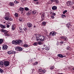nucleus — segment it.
<instances>
[{"label":"nucleus","instance_id":"f257e3e1","mask_svg":"<svg viewBox=\"0 0 74 74\" xmlns=\"http://www.w3.org/2000/svg\"><path fill=\"white\" fill-rule=\"evenodd\" d=\"M12 44L15 45H21L23 44V43L21 40H13L12 41Z\"/></svg>","mask_w":74,"mask_h":74},{"label":"nucleus","instance_id":"f03ea898","mask_svg":"<svg viewBox=\"0 0 74 74\" xmlns=\"http://www.w3.org/2000/svg\"><path fill=\"white\" fill-rule=\"evenodd\" d=\"M38 36L39 37L40 39H39L37 40H40L41 41H43L46 40V37L41 35V34H39Z\"/></svg>","mask_w":74,"mask_h":74},{"label":"nucleus","instance_id":"7ed1b4c3","mask_svg":"<svg viewBox=\"0 0 74 74\" xmlns=\"http://www.w3.org/2000/svg\"><path fill=\"white\" fill-rule=\"evenodd\" d=\"M2 32L3 33H4V35L5 36L8 37H10V35L9 33V32L8 31H7L5 30L2 29Z\"/></svg>","mask_w":74,"mask_h":74},{"label":"nucleus","instance_id":"20e7f679","mask_svg":"<svg viewBox=\"0 0 74 74\" xmlns=\"http://www.w3.org/2000/svg\"><path fill=\"white\" fill-rule=\"evenodd\" d=\"M38 73H44L46 72V70L44 69L42 70V69H39L38 70H37Z\"/></svg>","mask_w":74,"mask_h":74},{"label":"nucleus","instance_id":"39448f33","mask_svg":"<svg viewBox=\"0 0 74 74\" xmlns=\"http://www.w3.org/2000/svg\"><path fill=\"white\" fill-rule=\"evenodd\" d=\"M10 62L8 61H5L4 63V64L5 67L8 66L10 64Z\"/></svg>","mask_w":74,"mask_h":74},{"label":"nucleus","instance_id":"423d86ee","mask_svg":"<svg viewBox=\"0 0 74 74\" xmlns=\"http://www.w3.org/2000/svg\"><path fill=\"white\" fill-rule=\"evenodd\" d=\"M5 20L8 21H12L13 19L12 18H11V17L8 16H6L5 18Z\"/></svg>","mask_w":74,"mask_h":74},{"label":"nucleus","instance_id":"0eeeda50","mask_svg":"<svg viewBox=\"0 0 74 74\" xmlns=\"http://www.w3.org/2000/svg\"><path fill=\"white\" fill-rule=\"evenodd\" d=\"M60 38L64 41H67L68 40L66 36H62L60 37Z\"/></svg>","mask_w":74,"mask_h":74},{"label":"nucleus","instance_id":"6e6552de","mask_svg":"<svg viewBox=\"0 0 74 74\" xmlns=\"http://www.w3.org/2000/svg\"><path fill=\"white\" fill-rule=\"evenodd\" d=\"M56 32H50L49 34V36H53L56 35Z\"/></svg>","mask_w":74,"mask_h":74},{"label":"nucleus","instance_id":"1a4fd4ad","mask_svg":"<svg viewBox=\"0 0 74 74\" xmlns=\"http://www.w3.org/2000/svg\"><path fill=\"white\" fill-rule=\"evenodd\" d=\"M8 46L6 44H3V45L2 49L3 50H6L8 49Z\"/></svg>","mask_w":74,"mask_h":74},{"label":"nucleus","instance_id":"9d476101","mask_svg":"<svg viewBox=\"0 0 74 74\" xmlns=\"http://www.w3.org/2000/svg\"><path fill=\"white\" fill-rule=\"evenodd\" d=\"M16 50L19 51H22L23 50L22 48L19 47H16Z\"/></svg>","mask_w":74,"mask_h":74},{"label":"nucleus","instance_id":"9b49d317","mask_svg":"<svg viewBox=\"0 0 74 74\" xmlns=\"http://www.w3.org/2000/svg\"><path fill=\"white\" fill-rule=\"evenodd\" d=\"M72 5V3L70 1L67 2L66 3V5L68 6H71Z\"/></svg>","mask_w":74,"mask_h":74},{"label":"nucleus","instance_id":"f8f14e48","mask_svg":"<svg viewBox=\"0 0 74 74\" xmlns=\"http://www.w3.org/2000/svg\"><path fill=\"white\" fill-rule=\"evenodd\" d=\"M27 26L28 27L30 28L32 26V24L30 23H27Z\"/></svg>","mask_w":74,"mask_h":74},{"label":"nucleus","instance_id":"ddd939ff","mask_svg":"<svg viewBox=\"0 0 74 74\" xmlns=\"http://www.w3.org/2000/svg\"><path fill=\"white\" fill-rule=\"evenodd\" d=\"M52 9L53 10H57V7L56 6H52Z\"/></svg>","mask_w":74,"mask_h":74},{"label":"nucleus","instance_id":"4468645a","mask_svg":"<svg viewBox=\"0 0 74 74\" xmlns=\"http://www.w3.org/2000/svg\"><path fill=\"white\" fill-rule=\"evenodd\" d=\"M0 26L1 28L3 29H5L6 27L5 26L2 24H0Z\"/></svg>","mask_w":74,"mask_h":74},{"label":"nucleus","instance_id":"2eb2a0df","mask_svg":"<svg viewBox=\"0 0 74 74\" xmlns=\"http://www.w3.org/2000/svg\"><path fill=\"white\" fill-rule=\"evenodd\" d=\"M37 43L38 44V45H42L44 44L43 42H41V41H39Z\"/></svg>","mask_w":74,"mask_h":74},{"label":"nucleus","instance_id":"dca6fc26","mask_svg":"<svg viewBox=\"0 0 74 74\" xmlns=\"http://www.w3.org/2000/svg\"><path fill=\"white\" fill-rule=\"evenodd\" d=\"M19 10L20 12H23L24 10V9L23 8L21 7L19 9Z\"/></svg>","mask_w":74,"mask_h":74},{"label":"nucleus","instance_id":"f3484780","mask_svg":"<svg viewBox=\"0 0 74 74\" xmlns=\"http://www.w3.org/2000/svg\"><path fill=\"white\" fill-rule=\"evenodd\" d=\"M32 12H27V16H30L31 15V14H32Z\"/></svg>","mask_w":74,"mask_h":74},{"label":"nucleus","instance_id":"a211bd4d","mask_svg":"<svg viewBox=\"0 0 74 74\" xmlns=\"http://www.w3.org/2000/svg\"><path fill=\"white\" fill-rule=\"evenodd\" d=\"M16 28V27L15 25H13L12 27V29L13 31L15 30Z\"/></svg>","mask_w":74,"mask_h":74},{"label":"nucleus","instance_id":"6ab92c4d","mask_svg":"<svg viewBox=\"0 0 74 74\" xmlns=\"http://www.w3.org/2000/svg\"><path fill=\"white\" fill-rule=\"evenodd\" d=\"M58 56L59 57V58H63L64 57V56L62 54H59L58 55Z\"/></svg>","mask_w":74,"mask_h":74},{"label":"nucleus","instance_id":"aec40b11","mask_svg":"<svg viewBox=\"0 0 74 74\" xmlns=\"http://www.w3.org/2000/svg\"><path fill=\"white\" fill-rule=\"evenodd\" d=\"M9 5L11 6H13L14 5V3L12 2H11L10 3Z\"/></svg>","mask_w":74,"mask_h":74},{"label":"nucleus","instance_id":"412c9836","mask_svg":"<svg viewBox=\"0 0 74 74\" xmlns=\"http://www.w3.org/2000/svg\"><path fill=\"white\" fill-rule=\"evenodd\" d=\"M3 62L2 61H0V66H2V67H3Z\"/></svg>","mask_w":74,"mask_h":74},{"label":"nucleus","instance_id":"4be33fe9","mask_svg":"<svg viewBox=\"0 0 74 74\" xmlns=\"http://www.w3.org/2000/svg\"><path fill=\"white\" fill-rule=\"evenodd\" d=\"M54 2L56 4H58L59 3V1L58 0H55Z\"/></svg>","mask_w":74,"mask_h":74},{"label":"nucleus","instance_id":"5701e85b","mask_svg":"<svg viewBox=\"0 0 74 74\" xmlns=\"http://www.w3.org/2000/svg\"><path fill=\"white\" fill-rule=\"evenodd\" d=\"M46 22L43 21V22H42V25L43 26H45V25H46Z\"/></svg>","mask_w":74,"mask_h":74},{"label":"nucleus","instance_id":"b1692460","mask_svg":"<svg viewBox=\"0 0 74 74\" xmlns=\"http://www.w3.org/2000/svg\"><path fill=\"white\" fill-rule=\"evenodd\" d=\"M71 25L70 23H69L68 24L66 25V26L68 27H69Z\"/></svg>","mask_w":74,"mask_h":74},{"label":"nucleus","instance_id":"393cba45","mask_svg":"<svg viewBox=\"0 0 74 74\" xmlns=\"http://www.w3.org/2000/svg\"><path fill=\"white\" fill-rule=\"evenodd\" d=\"M3 42V40L2 39H0V45H1Z\"/></svg>","mask_w":74,"mask_h":74},{"label":"nucleus","instance_id":"a878e982","mask_svg":"<svg viewBox=\"0 0 74 74\" xmlns=\"http://www.w3.org/2000/svg\"><path fill=\"white\" fill-rule=\"evenodd\" d=\"M50 68L51 70H52V69H54V66H50Z\"/></svg>","mask_w":74,"mask_h":74},{"label":"nucleus","instance_id":"bb28decb","mask_svg":"<svg viewBox=\"0 0 74 74\" xmlns=\"http://www.w3.org/2000/svg\"><path fill=\"white\" fill-rule=\"evenodd\" d=\"M19 21H20V22L23 21V18H22L21 17H20L18 19Z\"/></svg>","mask_w":74,"mask_h":74},{"label":"nucleus","instance_id":"cd10ccee","mask_svg":"<svg viewBox=\"0 0 74 74\" xmlns=\"http://www.w3.org/2000/svg\"><path fill=\"white\" fill-rule=\"evenodd\" d=\"M45 14H42L41 15V18H45Z\"/></svg>","mask_w":74,"mask_h":74},{"label":"nucleus","instance_id":"c85d7f7f","mask_svg":"<svg viewBox=\"0 0 74 74\" xmlns=\"http://www.w3.org/2000/svg\"><path fill=\"white\" fill-rule=\"evenodd\" d=\"M8 54L10 55L12 54V51H10L8 52Z\"/></svg>","mask_w":74,"mask_h":74},{"label":"nucleus","instance_id":"c756f323","mask_svg":"<svg viewBox=\"0 0 74 74\" xmlns=\"http://www.w3.org/2000/svg\"><path fill=\"white\" fill-rule=\"evenodd\" d=\"M62 18H66V16L65 15H64L63 14L62 15Z\"/></svg>","mask_w":74,"mask_h":74},{"label":"nucleus","instance_id":"7c9ffc66","mask_svg":"<svg viewBox=\"0 0 74 74\" xmlns=\"http://www.w3.org/2000/svg\"><path fill=\"white\" fill-rule=\"evenodd\" d=\"M25 11H27L29 10V9L27 7L25 8Z\"/></svg>","mask_w":74,"mask_h":74},{"label":"nucleus","instance_id":"2f4dec72","mask_svg":"<svg viewBox=\"0 0 74 74\" xmlns=\"http://www.w3.org/2000/svg\"><path fill=\"white\" fill-rule=\"evenodd\" d=\"M24 47H29V46L27 44H25L24 45Z\"/></svg>","mask_w":74,"mask_h":74},{"label":"nucleus","instance_id":"473e14b6","mask_svg":"<svg viewBox=\"0 0 74 74\" xmlns=\"http://www.w3.org/2000/svg\"><path fill=\"white\" fill-rule=\"evenodd\" d=\"M38 42H35L34 44V46H37L38 45Z\"/></svg>","mask_w":74,"mask_h":74},{"label":"nucleus","instance_id":"72a5a7b5","mask_svg":"<svg viewBox=\"0 0 74 74\" xmlns=\"http://www.w3.org/2000/svg\"><path fill=\"white\" fill-rule=\"evenodd\" d=\"M14 3L15 4H18L19 3V2L18 1H14Z\"/></svg>","mask_w":74,"mask_h":74},{"label":"nucleus","instance_id":"f704fd0d","mask_svg":"<svg viewBox=\"0 0 74 74\" xmlns=\"http://www.w3.org/2000/svg\"><path fill=\"white\" fill-rule=\"evenodd\" d=\"M19 31H20V33H24V31H23V29H21V30H19Z\"/></svg>","mask_w":74,"mask_h":74},{"label":"nucleus","instance_id":"c9c22d12","mask_svg":"<svg viewBox=\"0 0 74 74\" xmlns=\"http://www.w3.org/2000/svg\"><path fill=\"white\" fill-rule=\"evenodd\" d=\"M3 72H4V71L2 69H0V73H3Z\"/></svg>","mask_w":74,"mask_h":74},{"label":"nucleus","instance_id":"e433bc0d","mask_svg":"<svg viewBox=\"0 0 74 74\" xmlns=\"http://www.w3.org/2000/svg\"><path fill=\"white\" fill-rule=\"evenodd\" d=\"M23 29L25 32H27V28L25 27V28H23Z\"/></svg>","mask_w":74,"mask_h":74},{"label":"nucleus","instance_id":"4c0bfd02","mask_svg":"<svg viewBox=\"0 0 74 74\" xmlns=\"http://www.w3.org/2000/svg\"><path fill=\"white\" fill-rule=\"evenodd\" d=\"M14 15L17 18L18 17V15L17 13H16L15 14H14Z\"/></svg>","mask_w":74,"mask_h":74},{"label":"nucleus","instance_id":"58836bf2","mask_svg":"<svg viewBox=\"0 0 74 74\" xmlns=\"http://www.w3.org/2000/svg\"><path fill=\"white\" fill-rule=\"evenodd\" d=\"M67 12V11L66 10H65L63 12V14H65V13H66V12Z\"/></svg>","mask_w":74,"mask_h":74},{"label":"nucleus","instance_id":"ea45409f","mask_svg":"<svg viewBox=\"0 0 74 74\" xmlns=\"http://www.w3.org/2000/svg\"><path fill=\"white\" fill-rule=\"evenodd\" d=\"M45 49L46 51H49V48L47 47H46Z\"/></svg>","mask_w":74,"mask_h":74},{"label":"nucleus","instance_id":"a19ab883","mask_svg":"<svg viewBox=\"0 0 74 74\" xmlns=\"http://www.w3.org/2000/svg\"><path fill=\"white\" fill-rule=\"evenodd\" d=\"M40 37L38 36V37H36V40L37 41H38V40H39L40 39Z\"/></svg>","mask_w":74,"mask_h":74},{"label":"nucleus","instance_id":"79ce46f5","mask_svg":"<svg viewBox=\"0 0 74 74\" xmlns=\"http://www.w3.org/2000/svg\"><path fill=\"white\" fill-rule=\"evenodd\" d=\"M38 63V62H35L34 63V65H36Z\"/></svg>","mask_w":74,"mask_h":74},{"label":"nucleus","instance_id":"37998d69","mask_svg":"<svg viewBox=\"0 0 74 74\" xmlns=\"http://www.w3.org/2000/svg\"><path fill=\"white\" fill-rule=\"evenodd\" d=\"M3 4L2 3H0V8L3 6Z\"/></svg>","mask_w":74,"mask_h":74},{"label":"nucleus","instance_id":"c03bdc74","mask_svg":"<svg viewBox=\"0 0 74 74\" xmlns=\"http://www.w3.org/2000/svg\"><path fill=\"white\" fill-rule=\"evenodd\" d=\"M6 27L7 28H9V27H10V25H9L8 24H6Z\"/></svg>","mask_w":74,"mask_h":74},{"label":"nucleus","instance_id":"a18cd8bd","mask_svg":"<svg viewBox=\"0 0 74 74\" xmlns=\"http://www.w3.org/2000/svg\"><path fill=\"white\" fill-rule=\"evenodd\" d=\"M7 24H8V25H11V22H7Z\"/></svg>","mask_w":74,"mask_h":74},{"label":"nucleus","instance_id":"49530a36","mask_svg":"<svg viewBox=\"0 0 74 74\" xmlns=\"http://www.w3.org/2000/svg\"><path fill=\"white\" fill-rule=\"evenodd\" d=\"M45 18H41V19L40 21L42 22V21H44V20H45Z\"/></svg>","mask_w":74,"mask_h":74},{"label":"nucleus","instance_id":"de8ad7c7","mask_svg":"<svg viewBox=\"0 0 74 74\" xmlns=\"http://www.w3.org/2000/svg\"><path fill=\"white\" fill-rule=\"evenodd\" d=\"M32 13L33 14H35L36 13V12H35L34 11H33L32 12Z\"/></svg>","mask_w":74,"mask_h":74},{"label":"nucleus","instance_id":"09e8293b","mask_svg":"<svg viewBox=\"0 0 74 74\" xmlns=\"http://www.w3.org/2000/svg\"><path fill=\"white\" fill-rule=\"evenodd\" d=\"M29 61H30V62H33V60H32V59H31Z\"/></svg>","mask_w":74,"mask_h":74},{"label":"nucleus","instance_id":"8fccbe9b","mask_svg":"<svg viewBox=\"0 0 74 74\" xmlns=\"http://www.w3.org/2000/svg\"><path fill=\"white\" fill-rule=\"evenodd\" d=\"M51 17L52 18V19H53L54 18V16H51Z\"/></svg>","mask_w":74,"mask_h":74},{"label":"nucleus","instance_id":"3c124183","mask_svg":"<svg viewBox=\"0 0 74 74\" xmlns=\"http://www.w3.org/2000/svg\"><path fill=\"white\" fill-rule=\"evenodd\" d=\"M64 42L63 41H61L60 42V44H63Z\"/></svg>","mask_w":74,"mask_h":74},{"label":"nucleus","instance_id":"603ef678","mask_svg":"<svg viewBox=\"0 0 74 74\" xmlns=\"http://www.w3.org/2000/svg\"><path fill=\"white\" fill-rule=\"evenodd\" d=\"M55 0H50L51 1V2H52H52H54Z\"/></svg>","mask_w":74,"mask_h":74},{"label":"nucleus","instance_id":"864d4df0","mask_svg":"<svg viewBox=\"0 0 74 74\" xmlns=\"http://www.w3.org/2000/svg\"><path fill=\"white\" fill-rule=\"evenodd\" d=\"M25 11H21V14H25Z\"/></svg>","mask_w":74,"mask_h":74},{"label":"nucleus","instance_id":"5fc2aeb1","mask_svg":"<svg viewBox=\"0 0 74 74\" xmlns=\"http://www.w3.org/2000/svg\"><path fill=\"white\" fill-rule=\"evenodd\" d=\"M56 15V14L55 13H53V15H54V16H55Z\"/></svg>","mask_w":74,"mask_h":74},{"label":"nucleus","instance_id":"6e6d98bb","mask_svg":"<svg viewBox=\"0 0 74 74\" xmlns=\"http://www.w3.org/2000/svg\"><path fill=\"white\" fill-rule=\"evenodd\" d=\"M12 54H14V55H15V53H16L15 52L12 51Z\"/></svg>","mask_w":74,"mask_h":74},{"label":"nucleus","instance_id":"4d7b16f0","mask_svg":"<svg viewBox=\"0 0 74 74\" xmlns=\"http://www.w3.org/2000/svg\"><path fill=\"white\" fill-rule=\"evenodd\" d=\"M6 14L7 16H8L9 15V13H6Z\"/></svg>","mask_w":74,"mask_h":74},{"label":"nucleus","instance_id":"13d9d810","mask_svg":"<svg viewBox=\"0 0 74 74\" xmlns=\"http://www.w3.org/2000/svg\"><path fill=\"white\" fill-rule=\"evenodd\" d=\"M34 1L36 2L38 1V0H33Z\"/></svg>","mask_w":74,"mask_h":74},{"label":"nucleus","instance_id":"bf43d9fd","mask_svg":"<svg viewBox=\"0 0 74 74\" xmlns=\"http://www.w3.org/2000/svg\"><path fill=\"white\" fill-rule=\"evenodd\" d=\"M19 28H20V30H22L23 29L21 27H19Z\"/></svg>","mask_w":74,"mask_h":74},{"label":"nucleus","instance_id":"052dcab7","mask_svg":"<svg viewBox=\"0 0 74 74\" xmlns=\"http://www.w3.org/2000/svg\"><path fill=\"white\" fill-rule=\"evenodd\" d=\"M66 49L67 50H69V48H68V47H67L66 48Z\"/></svg>","mask_w":74,"mask_h":74},{"label":"nucleus","instance_id":"680f3d73","mask_svg":"<svg viewBox=\"0 0 74 74\" xmlns=\"http://www.w3.org/2000/svg\"><path fill=\"white\" fill-rule=\"evenodd\" d=\"M45 49V48H42V50H44Z\"/></svg>","mask_w":74,"mask_h":74},{"label":"nucleus","instance_id":"e2e57ef3","mask_svg":"<svg viewBox=\"0 0 74 74\" xmlns=\"http://www.w3.org/2000/svg\"><path fill=\"white\" fill-rule=\"evenodd\" d=\"M34 28H35L36 27V26H35V25H34Z\"/></svg>","mask_w":74,"mask_h":74},{"label":"nucleus","instance_id":"0e129e2a","mask_svg":"<svg viewBox=\"0 0 74 74\" xmlns=\"http://www.w3.org/2000/svg\"><path fill=\"white\" fill-rule=\"evenodd\" d=\"M39 3V2H37L36 3V4H38Z\"/></svg>","mask_w":74,"mask_h":74},{"label":"nucleus","instance_id":"69168bd1","mask_svg":"<svg viewBox=\"0 0 74 74\" xmlns=\"http://www.w3.org/2000/svg\"><path fill=\"white\" fill-rule=\"evenodd\" d=\"M68 47V48H70V46H68V47Z\"/></svg>","mask_w":74,"mask_h":74},{"label":"nucleus","instance_id":"338daca9","mask_svg":"<svg viewBox=\"0 0 74 74\" xmlns=\"http://www.w3.org/2000/svg\"><path fill=\"white\" fill-rule=\"evenodd\" d=\"M57 74H63L62 73H58Z\"/></svg>","mask_w":74,"mask_h":74},{"label":"nucleus","instance_id":"774afa93","mask_svg":"<svg viewBox=\"0 0 74 74\" xmlns=\"http://www.w3.org/2000/svg\"><path fill=\"white\" fill-rule=\"evenodd\" d=\"M73 70L74 71V68H73Z\"/></svg>","mask_w":74,"mask_h":74}]
</instances>
